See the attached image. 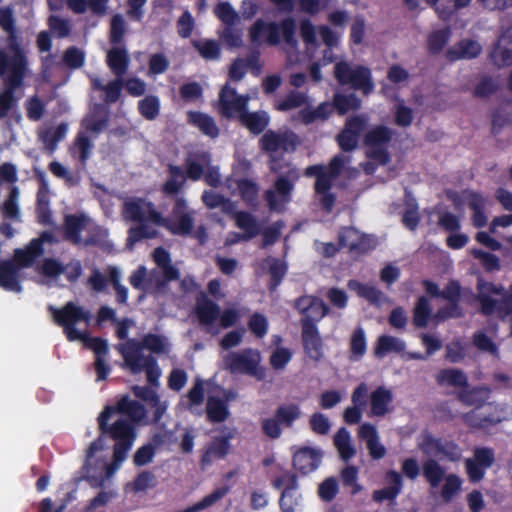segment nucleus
Wrapping results in <instances>:
<instances>
[{
  "label": "nucleus",
  "instance_id": "1",
  "mask_svg": "<svg viewBox=\"0 0 512 512\" xmlns=\"http://www.w3.org/2000/svg\"><path fill=\"white\" fill-rule=\"evenodd\" d=\"M121 216L127 222H134L128 230L127 246L132 248L134 244L144 238H153L157 231L151 225L158 226L163 221V215L155 205L145 198L129 197L122 204Z\"/></svg>",
  "mask_w": 512,
  "mask_h": 512
},
{
  "label": "nucleus",
  "instance_id": "2",
  "mask_svg": "<svg viewBox=\"0 0 512 512\" xmlns=\"http://www.w3.org/2000/svg\"><path fill=\"white\" fill-rule=\"evenodd\" d=\"M113 415L112 408H104L97 418L101 436H108L115 441L113 447V461L123 462L136 438L135 425L126 419H118L113 424L108 420Z\"/></svg>",
  "mask_w": 512,
  "mask_h": 512
},
{
  "label": "nucleus",
  "instance_id": "3",
  "mask_svg": "<svg viewBox=\"0 0 512 512\" xmlns=\"http://www.w3.org/2000/svg\"><path fill=\"white\" fill-rule=\"evenodd\" d=\"M50 240L51 235L43 233L40 238L33 239L26 249L15 250L13 261L0 262V286L10 291L20 292L18 270L30 266L42 253V242Z\"/></svg>",
  "mask_w": 512,
  "mask_h": 512
},
{
  "label": "nucleus",
  "instance_id": "4",
  "mask_svg": "<svg viewBox=\"0 0 512 512\" xmlns=\"http://www.w3.org/2000/svg\"><path fill=\"white\" fill-rule=\"evenodd\" d=\"M28 72V62H8L6 56L0 52V77L5 84L0 92V118L6 117L13 108L16 102L14 90L22 86Z\"/></svg>",
  "mask_w": 512,
  "mask_h": 512
},
{
  "label": "nucleus",
  "instance_id": "5",
  "mask_svg": "<svg viewBox=\"0 0 512 512\" xmlns=\"http://www.w3.org/2000/svg\"><path fill=\"white\" fill-rule=\"evenodd\" d=\"M294 34L295 22L291 18L282 21L280 24L266 23L258 20L250 30V38L254 43L276 45L283 39L285 44L290 45L292 48L296 44Z\"/></svg>",
  "mask_w": 512,
  "mask_h": 512
},
{
  "label": "nucleus",
  "instance_id": "6",
  "mask_svg": "<svg viewBox=\"0 0 512 512\" xmlns=\"http://www.w3.org/2000/svg\"><path fill=\"white\" fill-rule=\"evenodd\" d=\"M261 354L257 349L245 348L230 352L224 357V366L231 374L254 377L258 381L266 378V368L261 366Z\"/></svg>",
  "mask_w": 512,
  "mask_h": 512
},
{
  "label": "nucleus",
  "instance_id": "7",
  "mask_svg": "<svg viewBox=\"0 0 512 512\" xmlns=\"http://www.w3.org/2000/svg\"><path fill=\"white\" fill-rule=\"evenodd\" d=\"M479 301L483 314L488 316L497 312L499 316L512 313V285L503 294V286H496L489 282H478Z\"/></svg>",
  "mask_w": 512,
  "mask_h": 512
},
{
  "label": "nucleus",
  "instance_id": "8",
  "mask_svg": "<svg viewBox=\"0 0 512 512\" xmlns=\"http://www.w3.org/2000/svg\"><path fill=\"white\" fill-rule=\"evenodd\" d=\"M0 27L6 33L5 43H0V52L6 56L8 62H28L26 51L19 40L12 8H0Z\"/></svg>",
  "mask_w": 512,
  "mask_h": 512
},
{
  "label": "nucleus",
  "instance_id": "9",
  "mask_svg": "<svg viewBox=\"0 0 512 512\" xmlns=\"http://www.w3.org/2000/svg\"><path fill=\"white\" fill-rule=\"evenodd\" d=\"M302 416L299 404L285 403L277 407L274 416L265 418L261 422L263 433L271 439H278L282 434L281 427L291 428L295 421Z\"/></svg>",
  "mask_w": 512,
  "mask_h": 512
},
{
  "label": "nucleus",
  "instance_id": "10",
  "mask_svg": "<svg viewBox=\"0 0 512 512\" xmlns=\"http://www.w3.org/2000/svg\"><path fill=\"white\" fill-rule=\"evenodd\" d=\"M334 76L340 84H350L365 94L372 91L374 85L368 68L339 61L334 68Z\"/></svg>",
  "mask_w": 512,
  "mask_h": 512
},
{
  "label": "nucleus",
  "instance_id": "11",
  "mask_svg": "<svg viewBox=\"0 0 512 512\" xmlns=\"http://www.w3.org/2000/svg\"><path fill=\"white\" fill-rule=\"evenodd\" d=\"M195 212L190 209L185 199L177 197L169 218L163 216L158 226L165 227L174 235L186 236L192 233Z\"/></svg>",
  "mask_w": 512,
  "mask_h": 512
},
{
  "label": "nucleus",
  "instance_id": "12",
  "mask_svg": "<svg viewBox=\"0 0 512 512\" xmlns=\"http://www.w3.org/2000/svg\"><path fill=\"white\" fill-rule=\"evenodd\" d=\"M299 179V172L296 168H290L284 175H280L274 186L265 192V199L271 210L281 211L291 200V192L294 183Z\"/></svg>",
  "mask_w": 512,
  "mask_h": 512
},
{
  "label": "nucleus",
  "instance_id": "13",
  "mask_svg": "<svg viewBox=\"0 0 512 512\" xmlns=\"http://www.w3.org/2000/svg\"><path fill=\"white\" fill-rule=\"evenodd\" d=\"M108 278L98 269H94L88 279L90 287L97 292L106 290L108 282H110L116 292V298L119 303H125L128 299V289L122 285V272L118 267L109 266L106 270Z\"/></svg>",
  "mask_w": 512,
  "mask_h": 512
},
{
  "label": "nucleus",
  "instance_id": "14",
  "mask_svg": "<svg viewBox=\"0 0 512 512\" xmlns=\"http://www.w3.org/2000/svg\"><path fill=\"white\" fill-rule=\"evenodd\" d=\"M392 138V131L385 126H375L365 135V145L367 146V156L377 161L379 164H386L389 161V155L386 147Z\"/></svg>",
  "mask_w": 512,
  "mask_h": 512
},
{
  "label": "nucleus",
  "instance_id": "15",
  "mask_svg": "<svg viewBox=\"0 0 512 512\" xmlns=\"http://www.w3.org/2000/svg\"><path fill=\"white\" fill-rule=\"evenodd\" d=\"M249 100V95H239L234 88L226 84L219 93L216 109L223 117L239 119L246 110Z\"/></svg>",
  "mask_w": 512,
  "mask_h": 512
},
{
  "label": "nucleus",
  "instance_id": "16",
  "mask_svg": "<svg viewBox=\"0 0 512 512\" xmlns=\"http://www.w3.org/2000/svg\"><path fill=\"white\" fill-rule=\"evenodd\" d=\"M222 431L224 434L215 436L204 449L200 458L202 468L210 466L215 460L224 459L229 454L231 449L230 441L235 437L236 430L224 427Z\"/></svg>",
  "mask_w": 512,
  "mask_h": 512
},
{
  "label": "nucleus",
  "instance_id": "17",
  "mask_svg": "<svg viewBox=\"0 0 512 512\" xmlns=\"http://www.w3.org/2000/svg\"><path fill=\"white\" fill-rule=\"evenodd\" d=\"M260 147L263 151L268 153L270 156L278 151H293L298 145L297 136L291 131H273L268 130L261 137Z\"/></svg>",
  "mask_w": 512,
  "mask_h": 512
},
{
  "label": "nucleus",
  "instance_id": "18",
  "mask_svg": "<svg viewBox=\"0 0 512 512\" xmlns=\"http://www.w3.org/2000/svg\"><path fill=\"white\" fill-rule=\"evenodd\" d=\"M419 447L424 453L433 452L452 462L459 461L462 456V451L455 441L436 438L429 433L423 436Z\"/></svg>",
  "mask_w": 512,
  "mask_h": 512
},
{
  "label": "nucleus",
  "instance_id": "19",
  "mask_svg": "<svg viewBox=\"0 0 512 512\" xmlns=\"http://www.w3.org/2000/svg\"><path fill=\"white\" fill-rule=\"evenodd\" d=\"M130 284L144 293L164 292L166 281L162 278L160 271L154 269L150 272L145 266H139L129 277Z\"/></svg>",
  "mask_w": 512,
  "mask_h": 512
},
{
  "label": "nucleus",
  "instance_id": "20",
  "mask_svg": "<svg viewBox=\"0 0 512 512\" xmlns=\"http://www.w3.org/2000/svg\"><path fill=\"white\" fill-rule=\"evenodd\" d=\"M92 219L85 213L66 215L64 219V237L75 245L81 246L91 227Z\"/></svg>",
  "mask_w": 512,
  "mask_h": 512
},
{
  "label": "nucleus",
  "instance_id": "21",
  "mask_svg": "<svg viewBox=\"0 0 512 512\" xmlns=\"http://www.w3.org/2000/svg\"><path fill=\"white\" fill-rule=\"evenodd\" d=\"M490 58L498 67H503L512 63V23L502 29V32L490 53Z\"/></svg>",
  "mask_w": 512,
  "mask_h": 512
},
{
  "label": "nucleus",
  "instance_id": "22",
  "mask_svg": "<svg viewBox=\"0 0 512 512\" xmlns=\"http://www.w3.org/2000/svg\"><path fill=\"white\" fill-rule=\"evenodd\" d=\"M367 119L363 116H356L349 119L344 130L337 136V142L344 151H351L358 144L359 135L366 127Z\"/></svg>",
  "mask_w": 512,
  "mask_h": 512
},
{
  "label": "nucleus",
  "instance_id": "23",
  "mask_svg": "<svg viewBox=\"0 0 512 512\" xmlns=\"http://www.w3.org/2000/svg\"><path fill=\"white\" fill-rule=\"evenodd\" d=\"M302 340L305 354L313 361L323 357V343L316 322H302Z\"/></svg>",
  "mask_w": 512,
  "mask_h": 512
},
{
  "label": "nucleus",
  "instance_id": "24",
  "mask_svg": "<svg viewBox=\"0 0 512 512\" xmlns=\"http://www.w3.org/2000/svg\"><path fill=\"white\" fill-rule=\"evenodd\" d=\"M105 408H112V413H119L129 418L132 424H139L146 417L145 406L137 400H133L129 395H121L116 402V405L105 406Z\"/></svg>",
  "mask_w": 512,
  "mask_h": 512
},
{
  "label": "nucleus",
  "instance_id": "25",
  "mask_svg": "<svg viewBox=\"0 0 512 512\" xmlns=\"http://www.w3.org/2000/svg\"><path fill=\"white\" fill-rule=\"evenodd\" d=\"M321 457L322 454L319 450L311 447H302L293 454L292 465L299 473L307 475L319 467Z\"/></svg>",
  "mask_w": 512,
  "mask_h": 512
},
{
  "label": "nucleus",
  "instance_id": "26",
  "mask_svg": "<svg viewBox=\"0 0 512 512\" xmlns=\"http://www.w3.org/2000/svg\"><path fill=\"white\" fill-rule=\"evenodd\" d=\"M340 243L350 250L366 252L375 247V241L352 227L344 228L340 233Z\"/></svg>",
  "mask_w": 512,
  "mask_h": 512
},
{
  "label": "nucleus",
  "instance_id": "27",
  "mask_svg": "<svg viewBox=\"0 0 512 512\" xmlns=\"http://www.w3.org/2000/svg\"><path fill=\"white\" fill-rule=\"evenodd\" d=\"M229 400V393H225V398L208 396L205 407L207 421L210 423H222L226 421L230 415L228 406Z\"/></svg>",
  "mask_w": 512,
  "mask_h": 512
},
{
  "label": "nucleus",
  "instance_id": "28",
  "mask_svg": "<svg viewBox=\"0 0 512 512\" xmlns=\"http://www.w3.org/2000/svg\"><path fill=\"white\" fill-rule=\"evenodd\" d=\"M275 489L284 487L281 492L279 504L280 508L284 512H294V506L290 502L287 503V498L291 496V492H294L298 488L297 475L291 472H287L273 480L272 483Z\"/></svg>",
  "mask_w": 512,
  "mask_h": 512
},
{
  "label": "nucleus",
  "instance_id": "29",
  "mask_svg": "<svg viewBox=\"0 0 512 512\" xmlns=\"http://www.w3.org/2000/svg\"><path fill=\"white\" fill-rule=\"evenodd\" d=\"M295 305L306 320L323 318L329 310L323 300L313 296H303L296 301Z\"/></svg>",
  "mask_w": 512,
  "mask_h": 512
},
{
  "label": "nucleus",
  "instance_id": "30",
  "mask_svg": "<svg viewBox=\"0 0 512 512\" xmlns=\"http://www.w3.org/2000/svg\"><path fill=\"white\" fill-rule=\"evenodd\" d=\"M108 119L107 111L102 106H95L82 120V129L79 132H86V135L95 138L106 126Z\"/></svg>",
  "mask_w": 512,
  "mask_h": 512
},
{
  "label": "nucleus",
  "instance_id": "31",
  "mask_svg": "<svg viewBox=\"0 0 512 512\" xmlns=\"http://www.w3.org/2000/svg\"><path fill=\"white\" fill-rule=\"evenodd\" d=\"M68 132V125L60 123L56 126L43 127L38 130V138L42 142L44 149L49 153H53Z\"/></svg>",
  "mask_w": 512,
  "mask_h": 512
},
{
  "label": "nucleus",
  "instance_id": "32",
  "mask_svg": "<svg viewBox=\"0 0 512 512\" xmlns=\"http://www.w3.org/2000/svg\"><path fill=\"white\" fill-rule=\"evenodd\" d=\"M481 52L482 46L478 41L463 39L447 50L446 57L449 61L472 59L477 57Z\"/></svg>",
  "mask_w": 512,
  "mask_h": 512
},
{
  "label": "nucleus",
  "instance_id": "33",
  "mask_svg": "<svg viewBox=\"0 0 512 512\" xmlns=\"http://www.w3.org/2000/svg\"><path fill=\"white\" fill-rule=\"evenodd\" d=\"M125 366L132 374L141 373L147 364V359L152 355H143L136 343H128L121 351Z\"/></svg>",
  "mask_w": 512,
  "mask_h": 512
},
{
  "label": "nucleus",
  "instance_id": "34",
  "mask_svg": "<svg viewBox=\"0 0 512 512\" xmlns=\"http://www.w3.org/2000/svg\"><path fill=\"white\" fill-rule=\"evenodd\" d=\"M210 162V154L206 151L190 153L186 159V173L188 178L194 181L199 180L210 165Z\"/></svg>",
  "mask_w": 512,
  "mask_h": 512
},
{
  "label": "nucleus",
  "instance_id": "35",
  "mask_svg": "<svg viewBox=\"0 0 512 512\" xmlns=\"http://www.w3.org/2000/svg\"><path fill=\"white\" fill-rule=\"evenodd\" d=\"M387 479L390 485L373 492L372 498L375 502H383L385 500L393 501L400 494L403 486L402 476L395 470L387 472Z\"/></svg>",
  "mask_w": 512,
  "mask_h": 512
},
{
  "label": "nucleus",
  "instance_id": "36",
  "mask_svg": "<svg viewBox=\"0 0 512 512\" xmlns=\"http://www.w3.org/2000/svg\"><path fill=\"white\" fill-rule=\"evenodd\" d=\"M347 286L351 291L371 304L380 305L387 301L386 296L374 285L364 284L358 280L351 279L348 281Z\"/></svg>",
  "mask_w": 512,
  "mask_h": 512
},
{
  "label": "nucleus",
  "instance_id": "37",
  "mask_svg": "<svg viewBox=\"0 0 512 512\" xmlns=\"http://www.w3.org/2000/svg\"><path fill=\"white\" fill-rule=\"evenodd\" d=\"M393 401L392 392L380 386L370 394V409L373 416L381 417L388 413L389 405Z\"/></svg>",
  "mask_w": 512,
  "mask_h": 512
},
{
  "label": "nucleus",
  "instance_id": "38",
  "mask_svg": "<svg viewBox=\"0 0 512 512\" xmlns=\"http://www.w3.org/2000/svg\"><path fill=\"white\" fill-rule=\"evenodd\" d=\"M129 54L124 47H114L107 53V64L116 77H123L129 67Z\"/></svg>",
  "mask_w": 512,
  "mask_h": 512
},
{
  "label": "nucleus",
  "instance_id": "39",
  "mask_svg": "<svg viewBox=\"0 0 512 512\" xmlns=\"http://www.w3.org/2000/svg\"><path fill=\"white\" fill-rule=\"evenodd\" d=\"M226 186L232 194H235L236 191H238L243 200L249 204L253 203L257 199L259 189L257 184L252 180H234L233 178H228L226 180Z\"/></svg>",
  "mask_w": 512,
  "mask_h": 512
},
{
  "label": "nucleus",
  "instance_id": "40",
  "mask_svg": "<svg viewBox=\"0 0 512 512\" xmlns=\"http://www.w3.org/2000/svg\"><path fill=\"white\" fill-rule=\"evenodd\" d=\"M463 421L470 428L483 430L500 423L502 417L498 412L483 415L475 411H470L464 414Z\"/></svg>",
  "mask_w": 512,
  "mask_h": 512
},
{
  "label": "nucleus",
  "instance_id": "41",
  "mask_svg": "<svg viewBox=\"0 0 512 512\" xmlns=\"http://www.w3.org/2000/svg\"><path fill=\"white\" fill-rule=\"evenodd\" d=\"M436 382L440 386L449 385L457 388H467L468 377L467 375L460 369L457 368H445L441 369L436 374Z\"/></svg>",
  "mask_w": 512,
  "mask_h": 512
},
{
  "label": "nucleus",
  "instance_id": "42",
  "mask_svg": "<svg viewBox=\"0 0 512 512\" xmlns=\"http://www.w3.org/2000/svg\"><path fill=\"white\" fill-rule=\"evenodd\" d=\"M490 397L487 387L463 388L457 395L458 400L466 406L482 407Z\"/></svg>",
  "mask_w": 512,
  "mask_h": 512
},
{
  "label": "nucleus",
  "instance_id": "43",
  "mask_svg": "<svg viewBox=\"0 0 512 512\" xmlns=\"http://www.w3.org/2000/svg\"><path fill=\"white\" fill-rule=\"evenodd\" d=\"M233 219L235 221L236 227L246 235V238L252 239L260 234L261 226L255 216L252 214L243 211H234Z\"/></svg>",
  "mask_w": 512,
  "mask_h": 512
},
{
  "label": "nucleus",
  "instance_id": "44",
  "mask_svg": "<svg viewBox=\"0 0 512 512\" xmlns=\"http://www.w3.org/2000/svg\"><path fill=\"white\" fill-rule=\"evenodd\" d=\"M239 120L250 132L259 134L268 126L270 117L264 111L248 112L245 110Z\"/></svg>",
  "mask_w": 512,
  "mask_h": 512
},
{
  "label": "nucleus",
  "instance_id": "45",
  "mask_svg": "<svg viewBox=\"0 0 512 512\" xmlns=\"http://www.w3.org/2000/svg\"><path fill=\"white\" fill-rule=\"evenodd\" d=\"M162 278L166 281L175 280L179 277V271L170 263V254L163 248H156L153 253Z\"/></svg>",
  "mask_w": 512,
  "mask_h": 512
},
{
  "label": "nucleus",
  "instance_id": "46",
  "mask_svg": "<svg viewBox=\"0 0 512 512\" xmlns=\"http://www.w3.org/2000/svg\"><path fill=\"white\" fill-rule=\"evenodd\" d=\"M54 320H88L90 314L74 302L67 303L62 309L50 307Z\"/></svg>",
  "mask_w": 512,
  "mask_h": 512
},
{
  "label": "nucleus",
  "instance_id": "47",
  "mask_svg": "<svg viewBox=\"0 0 512 512\" xmlns=\"http://www.w3.org/2000/svg\"><path fill=\"white\" fill-rule=\"evenodd\" d=\"M188 121L196 126L205 135L215 138L219 134V129L214 119L201 112H189Z\"/></svg>",
  "mask_w": 512,
  "mask_h": 512
},
{
  "label": "nucleus",
  "instance_id": "48",
  "mask_svg": "<svg viewBox=\"0 0 512 512\" xmlns=\"http://www.w3.org/2000/svg\"><path fill=\"white\" fill-rule=\"evenodd\" d=\"M230 491V487L225 485L216 488L212 493L204 496L200 501L189 506L183 510H179L178 512H198L209 508L220 501L224 496H226Z\"/></svg>",
  "mask_w": 512,
  "mask_h": 512
},
{
  "label": "nucleus",
  "instance_id": "49",
  "mask_svg": "<svg viewBox=\"0 0 512 512\" xmlns=\"http://www.w3.org/2000/svg\"><path fill=\"white\" fill-rule=\"evenodd\" d=\"M404 350L405 343L402 340L393 336L382 335L377 340V344L374 348V354L376 357H383L388 353H401Z\"/></svg>",
  "mask_w": 512,
  "mask_h": 512
},
{
  "label": "nucleus",
  "instance_id": "50",
  "mask_svg": "<svg viewBox=\"0 0 512 512\" xmlns=\"http://www.w3.org/2000/svg\"><path fill=\"white\" fill-rule=\"evenodd\" d=\"M471 344L468 341L455 339L445 346V360L450 363H459L467 356Z\"/></svg>",
  "mask_w": 512,
  "mask_h": 512
},
{
  "label": "nucleus",
  "instance_id": "51",
  "mask_svg": "<svg viewBox=\"0 0 512 512\" xmlns=\"http://www.w3.org/2000/svg\"><path fill=\"white\" fill-rule=\"evenodd\" d=\"M422 473L430 486L436 488L443 480L445 470L436 460L428 459L422 465Z\"/></svg>",
  "mask_w": 512,
  "mask_h": 512
},
{
  "label": "nucleus",
  "instance_id": "52",
  "mask_svg": "<svg viewBox=\"0 0 512 512\" xmlns=\"http://www.w3.org/2000/svg\"><path fill=\"white\" fill-rule=\"evenodd\" d=\"M93 139V137L86 135V132H79L74 141L72 153L79 158L82 164H85L91 155Z\"/></svg>",
  "mask_w": 512,
  "mask_h": 512
},
{
  "label": "nucleus",
  "instance_id": "53",
  "mask_svg": "<svg viewBox=\"0 0 512 512\" xmlns=\"http://www.w3.org/2000/svg\"><path fill=\"white\" fill-rule=\"evenodd\" d=\"M202 201L210 209L221 207L225 213H232L236 208L232 201L214 191H204Z\"/></svg>",
  "mask_w": 512,
  "mask_h": 512
},
{
  "label": "nucleus",
  "instance_id": "54",
  "mask_svg": "<svg viewBox=\"0 0 512 512\" xmlns=\"http://www.w3.org/2000/svg\"><path fill=\"white\" fill-rule=\"evenodd\" d=\"M19 189L15 186L10 188L8 198L3 202L1 206V213L3 217L18 220L20 216L19 211Z\"/></svg>",
  "mask_w": 512,
  "mask_h": 512
},
{
  "label": "nucleus",
  "instance_id": "55",
  "mask_svg": "<svg viewBox=\"0 0 512 512\" xmlns=\"http://www.w3.org/2000/svg\"><path fill=\"white\" fill-rule=\"evenodd\" d=\"M333 103L338 113L341 115L351 110H357L361 106L360 99L354 94H335Z\"/></svg>",
  "mask_w": 512,
  "mask_h": 512
},
{
  "label": "nucleus",
  "instance_id": "56",
  "mask_svg": "<svg viewBox=\"0 0 512 512\" xmlns=\"http://www.w3.org/2000/svg\"><path fill=\"white\" fill-rule=\"evenodd\" d=\"M307 101L308 98L304 93L292 92L276 103V109L279 111L293 110L302 107Z\"/></svg>",
  "mask_w": 512,
  "mask_h": 512
},
{
  "label": "nucleus",
  "instance_id": "57",
  "mask_svg": "<svg viewBox=\"0 0 512 512\" xmlns=\"http://www.w3.org/2000/svg\"><path fill=\"white\" fill-rule=\"evenodd\" d=\"M350 352L352 360H359L366 352V338L362 328L354 331L350 341Z\"/></svg>",
  "mask_w": 512,
  "mask_h": 512
},
{
  "label": "nucleus",
  "instance_id": "58",
  "mask_svg": "<svg viewBox=\"0 0 512 512\" xmlns=\"http://www.w3.org/2000/svg\"><path fill=\"white\" fill-rule=\"evenodd\" d=\"M359 470L354 465L346 466L341 471V480L345 487L351 488L353 495L359 493L362 490V486L358 483Z\"/></svg>",
  "mask_w": 512,
  "mask_h": 512
},
{
  "label": "nucleus",
  "instance_id": "59",
  "mask_svg": "<svg viewBox=\"0 0 512 512\" xmlns=\"http://www.w3.org/2000/svg\"><path fill=\"white\" fill-rule=\"evenodd\" d=\"M197 313L200 320H215L218 315V307L206 296L202 295L197 300Z\"/></svg>",
  "mask_w": 512,
  "mask_h": 512
},
{
  "label": "nucleus",
  "instance_id": "60",
  "mask_svg": "<svg viewBox=\"0 0 512 512\" xmlns=\"http://www.w3.org/2000/svg\"><path fill=\"white\" fill-rule=\"evenodd\" d=\"M214 12L217 15V17L228 27L235 25L240 20V17L237 14V12L227 2L219 3L215 7Z\"/></svg>",
  "mask_w": 512,
  "mask_h": 512
},
{
  "label": "nucleus",
  "instance_id": "61",
  "mask_svg": "<svg viewBox=\"0 0 512 512\" xmlns=\"http://www.w3.org/2000/svg\"><path fill=\"white\" fill-rule=\"evenodd\" d=\"M451 32L448 28L432 32L427 40L428 48L433 53H439L447 44Z\"/></svg>",
  "mask_w": 512,
  "mask_h": 512
},
{
  "label": "nucleus",
  "instance_id": "62",
  "mask_svg": "<svg viewBox=\"0 0 512 512\" xmlns=\"http://www.w3.org/2000/svg\"><path fill=\"white\" fill-rule=\"evenodd\" d=\"M332 110L333 106L324 102L315 109H306L301 111V117L305 123H310L318 119L325 120L331 114Z\"/></svg>",
  "mask_w": 512,
  "mask_h": 512
},
{
  "label": "nucleus",
  "instance_id": "63",
  "mask_svg": "<svg viewBox=\"0 0 512 512\" xmlns=\"http://www.w3.org/2000/svg\"><path fill=\"white\" fill-rule=\"evenodd\" d=\"M462 481L459 476L449 474L445 477V483L441 490V496L445 502H450L452 498L460 491Z\"/></svg>",
  "mask_w": 512,
  "mask_h": 512
},
{
  "label": "nucleus",
  "instance_id": "64",
  "mask_svg": "<svg viewBox=\"0 0 512 512\" xmlns=\"http://www.w3.org/2000/svg\"><path fill=\"white\" fill-rule=\"evenodd\" d=\"M339 486L335 477H328L318 486V495L325 502H331L338 494Z\"/></svg>",
  "mask_w": 512,
  "mask_h": 512
}]
</instances>
